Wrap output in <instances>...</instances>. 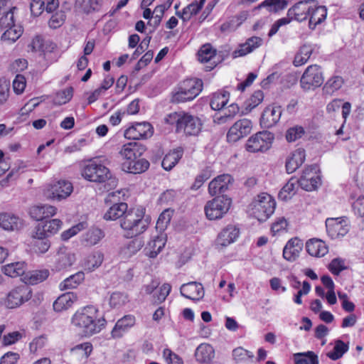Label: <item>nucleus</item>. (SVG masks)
Here are the masks:
<instances>
[{"instance_id": "f257e3e1", "label": "nucleus", "mask_w": 364, "mask_h": 364, "mask_svg": "<svg viewBox=\"0 0 364 364\" xmlns=\"http://www.w3.org/2000/svg\"><path fill=\"white\" fill-rule=\"evenodd\" d=\"M72 323L83 336L88 337L98 333L105 328L107 321L103 316H99L98 309L90 305L77 311L72 318Z\"/></svg>"}, {"instance_id": "f03ea898", "label": "nucleus", "mask_w": 364, "mask_h": 364, "mask_svg": "<svg viewBox=\"0 0 364 364\" xmlns=\"http://www.w3.org/2000/svg\"><path fill=\"white\" fill-rule=\"evenodd\" d=\"M164 121L168 124L176 125V132L183 133L186 136H198L203 127L198 117L183 111L168 114Z\"/></svg>"}, {"instance_id": "7ed1b4c3", "label": "nucleus", "mask_w": 364, "mask_h": 364, "mask_svg": "<svg viewBox=\"0 0 364 364\" xmlns=\"http://www.w3.org/2000/svg\"><path fill=\"white\" fill-rule=\"evenodd\" d=\"M143 209L130 210L120 220L121 228L126 231L127 237H136L143 233L149 225L147 219H144Z\"/></svg>"}, {"instance_id": "20e7f679", "label": "nucleus", "mask_w": 364, "mask_h": 364, "mask_svg": "<svg viewBox=\"0 0 364 364\" xmlns=\"http://www.w3.org/2000/svg\"><path fill=\"white\" fill-rule=\"evenodd\" d=\"M276 203L268 193L257 195L249 205V213L259 222L266 221L274 212Z\"/></svg>"}, {"instance_id": "39448f33", "label": "nucleus", "mask_w": 364, "mask_h": 364, "mask_svg": "<svg viewBox=\"0 0 364 364\" xmlns=\"http://www.w3.org/2000/svg\"><path fill=\"white\" fill-rule=\"evenodd\" d=\"M203 82L200 79H187L183 81L172 95L173 103H183L193 100L202 90Z\"/></svg>"}, {"instance_id": "423d86ee", "label": "nucleus", "mask_w": 364, "mask_h": 364, "mask_svg": "<svg viewBox=\"0 0 364 364\" xmlns=\"http://www.w3.org/2000/svg\"><path fill=\"white\" fill-rule=\"evenodd\" d=\"M231 203V199L225 196L208 200L204 207L206 218L210 220L222 218L228 212Z\"/></svg>"}, {"instance_id": "0eeeda50", "label": "nucleus", "mask_w": 364, "mask_h": 364, "mask_svg": "<svg viewBox=\"0 0 364 364\" xmlns=\"http://www.w3.org/2000/svg\"><path fill=\"white\" fill-rule=\"evenodd\" d=\"M323 82V73L321 67L317 65L308 66L300 79L301 87L304 91L314 90L319 87Z\"/></svg>"}, {"instance_id": "6e6552de", "label": "nucleus", "mask_w": 364, "mask_h": 364, "mask_svg": "<svg viewBox=\"0 0 364 364\" xmlns=\"http://www.w3.org/2000/svg\"><path fill=\"white\" fill-rule=\"evenodd\" d=\"M274 139L272 133L263 131L250 136L246 143V149L249 152H264L269 150Z\"/></svg>"}, {"instance_id": "1a4fd4ad", "label": "nucleus", "mask_w": 364, "mask_h": 364, "mask_svg": "<svg viewBox=\"0 0 364 364\" xmlns=\"http://www.w3.org/2000/svg\"><path fill=\"white\" fill-rule=\"evenodd\" d=\"M82 175L85 179L95 183H104L111 178L109 168L95 161H90L85 166Z\"/></svg>"}, {"instance_id": "9d476101", "label": "nucleus", "mask_w": 364, "mask_h": 364, "mask_svg": "<svg viewBox=\"0 0 364 364\" xmlns=\"http://www.w3.org/2000/svg\"><path fill=\"white\" fill-rule=\"evenodd\" d=\"M73 191L72 183L65 180H60L49 184L44 191L48 199L61 200L68 198Z\"/></svg>"}, {"instance_id": "9b49d317", "label": "nucleus", "mask_w": 364, "mask_h": 364, "mask_svg": "<svg viewBox=\"0 0 364 364\" xmlns=\"http://www.w3.org/2000/svg\"><path fill=\"white\" fill-rule=\"evenodd\" d=\"M120 191L109 193L105 198V202H113L114 204L109 207L107 212L104 214V219L106 220H115L119 218H122L127 214L128 210V205L126 203L121 202L117 203L116 200L119 199Z\"/></svg>"}, {"instance_id": "f8f14e48", "label": "nucleus", "mask_w": 364, "mask_h": 364, "mask_svg": "<svg viewBox=\"0 0 364 364\" xmlns=\"http://www.w3.org/2000/svg\"><path fill=\"white\" fill-rule=\"evenodd\" d=\"M32 296L31 288L26 285H21L13 289L7 295L6 306L9 309L16 308L28 301Z\"/></svg>"}, {"instance_id": "ddd939ff", "label": "nucleus", "mask_w": 364, "mask_h": 364, "mask_svg": "<svg viewBox=\"0 0 364 364\" xmlns=\"http://www.w3.org/2000/svg\"><path fill=\"white\" fill-rule=\"evenodd\" d=\"M153 134V127L149 122H136L124 131V136L129 139H146Z\"/></svg>"}, {"instance_id": "4468645a", "label": "nucleus", "mask_w": 364, "mask_h": 364, "mask_svg": "<svg viewBox=\"0 0 364 364\" xmlns=\"http://www.w3.org/2000/svg\"><path fill=\"white\" fill-rule=\"evenodd\" d=\"M326 232L331 239H336L346 235L349 228L347 221L343 218H330L326 220Z\"/></svg>"}, {"instance_id": "2eb2a0df", "label": "nucleus", "mask_w": 364, "mask_h": 364, "mask_svg": "<svg viewBox=\"0 0 364 364\" xmlns=\"http://www.w3.org/2000/svg\"><path fill=\"white\" fill-rule=\"evenodd\" d=\"M252 122L247 119L237 121L229 129L227 139L230 142H236L251 132Z\"/></svg>"}, {"instance_id": "dca6fc26", "label": "nucleus", "mask_w": 364, "mask_h": 364, "mask_svg": "<svg viewBox=\"0 0 364 364\" xmlns=\"http://www.w3.org/2000/svg\"><path fill=\"white\" fill-rule=\"evenodd\" d=\"M310 2L314 0L301 1L288 10L287 16L291 19L301 22L307 19L311 10Z\"/></svg>"}, {"instance_id": "f3484780", "label": "nucleus", "mask_w": 364, "mask_h": 364, "mask_svg": "<svg viewBox=\"0 0 364 364\" xmlns=\"http://www.w3.org/2000/svg\"><path fill=\"white\" fill-rule=\"evenodd\" d=\"M282 107L280 106H268L262 112L260 118L262 126L269 128L275 125L280 119L282 115Z\"/></svg>"}, {"instance_id": "a211bd4d", "label": "nucleus", "mask_w": 364, "mask_h": 364, "mask_svg": "<svg viewBox=\"0 0 364 364\" xmlns=\"http://www.w3.org/2000/svg\"><path fill=\"white\" fill-rule=\"evenodd\" d=\"M180 292L183 296L193 301H198L204 296V289L202 284L196 282L182 284Z\"/></svg>"}, {"instance_id": "6ab92c4d", "label": "nucleus", "mask_w": 364, "mask_h": 364, "mask_svg": "<svg viewBox=\"0 0 364 364\" xmlns=\"http://www.w3.org/2000/svg\"><path fill=\"white\" fill-rule=\"evenodd\" d=\"M304 243L298 237L290 239L283 249V257L289 262H294L303 250Z\"/></svg>"}, {"instance_id": "aec40b11", "label": "nucleus", "mask_w": 364, "mask_h": 364, "mask_svg": "<svg viewBox=\"0 0 364 364\" xmlns=\"http://www.w3.org/2000/svg\"><path fill=\"white\" fill-rule=\"evenodd\" d=\"M233 178L230 174H223L212 180L208 185V192L211 196L225 193Z\"/></svg>"}, {"instance_id": "412c9836", "label": "nucleus", "mask_w": 364, "mask_h": 364, "mask_svg": "<svg viewBox=\"0 0 364 364\" xmlns=\"http://www.w3.org/2000/svg\"><path fill=\"white\" fill-rule=\"evenodd\" d=\"M146 148L144 145L138 142H129L122 147L119 154L124 159L131 161L140 157L145 151Z\"/></svg>"}, {"instance_id": "4be33fe9", "label": "nucleus", "mask_w": 364, "mask_h": 364, "mask_svg": "<svg viewBox=\"0 0 364 364\" xmlns=\"http://www.w3.org/2000/svg\"><path fill=\"white\" fill-rule=\"evenodd\" d=\"M238 236L239 229L234 225H229L219 233L216 244L218 246L227 247L234 242Z\"/></svg>"}, {"instance_id": "5701e85b", "label": "nucleus", "mask_w": 364, "mask_h": 364, "mask_svg": "<svg viewBox=\"0 0 364 364\" xmlns=\"http://www.w3.org/2000/svg\"><path fill=\"white\" fill-rule=\"evenodd\" d=\"M262 41V39L257 36H252L248 38L245 43L240 44L239 48L232 52V57L235 58L250 53L255 49L259 47Z\"/></svg>"}, {"instance_id": "b1692460", "label": "nucleus", "mask_w": 364, "mask_h": 364, "mask_svg": "<svg viewBox=\"0 0 364 364\" xmlns=\"http://www.w3.org/2000/svg\"><path fill=\"white\" fill-rule=\"evenodd\" d=\"M57 211L55 206L50 205H35L30 208L31 217L37 220L42 221L48 218L53 216Z\"/></svg>"}, {"instance_id": "393cba45", "label": "nucleus", "mask_w": 364, "mask_h": 364, "mask_svg": "<svg viewBox=\"0 0 364 364\" xmlns=\"http://www.w3.org/2000/svg\"><path fill=\"white\" fill-rule=\"evenodd\" d=\"M63 223L59 219H52L46 221L44 223L38 224L35 230H37V234L45 235L49 237L58 232L61 228Z\"/></svg>"}, {"instance_id": "a878e982", "label": "nucleus", "mask_w": 364, "mask_h": 364, "mask_svg": "<svg viewBox=\"0 0 364 364\" xmlns=\"http://www.w3.org/2000/svg\"><path fill=\"white\" fill-rule=\"evenodd\" d=\"M23 223L18 217L10 213L0 214V227L5 230L14 231L22 228Z\"/></svg>"}, {"instance_id": "bb28decb", "label": "nucleus", "mask_w": 364, "mask_h": 364, "mask_svg": "<svg viewBox=\"0 0 364 364\" xmlns=\"http://www.w3.org/2000/svg\"><path fill=\"white\" fill-rule=\"evenodd\" d=\"M305 151L303 149H298L293 151L287 159L286 169L289 173L294 172L305 161Z\"/></svg>"}, {"instance_id": "cd10ccee", "label": "nucleus", "mask_w": 364, "mask_h": 364, "mask_svg": "<svg viewBox=\"0 0 364 364\" xmlns=\"http://www.w3.org/2000/svg\"><path fill=\"white\" fill-rule=\"evenodd\" d=\"M195 357L199 363H210L215 358V350L208 343H201L196 349Z\"/></svg>"}, {"instance_id": "c85d7f7f", "label": "nucleus", "mask_w": 364, "mask_h": 364, "mask_svg": "<svg viewBox=\"0 0 364 364\" xmlns=\"http://www.w3.org/2000/svg\"><path fill=\"white\" fill-rule=\"evenodd\" d=\"M105 237L104 232L98 228L92 227L81 236V243L86 247L97 245Z\"/></svg>"}, {"instance_id": "c756f323", "label": "nucleus", "mask_w": 364, "mask_h": 364, "mask_svg": "<svg viewBox=\"0 0 364 364\" xmlns=\"http://www.w3.org/2000/svg\"><path fill=\"white\" fill-rule=\"evenodd\" d=\"M183 152V149L179 146L166 154L161 162L163 168L166 171H171L182 158Z\"/></svg>"}, {"instance_id": "7c9ffc66", "label": "nucleus", "mask_w": 364, "mask_h": 364, "mask_svg": "<svg viewBox=\"0 0 364 364\" xmlns=\"http://www.w3.org/2000/svg\"><path fill=\"white\" fill-rule=\"evenodd\" d=\"M77 299V295L74 292L63 294L54 301L53 309L58 312L66 310L72 306Z\"/></svg>"}, {"instance_id": "2f4dec72", "label": "nucleus", "mask_w": 364, "mask_h": 364, "mask_svg": "<svg viewBox=\"0 0 364 364\" xmlns=\"http://www.w3.org/2000/svg\"><path fill=\"white\" fill-rule=\"evenodd\" d=\"M49 275L48 269H35L26 272L23 280L26 284L35 285L45 281Z\"/></svg>"}, {"instance_id": "473e14b6", "label": "nucleus", "mask_w": 364, "mask_h": 364, "mask_svg": "<svg viewBox=\"0 0 364 364\" xmlns=\"http://www.w3.org/2000/svg\"><path fill=\"white\" fill-rule=\"evenodd\" d=\"M307 252L314 257H323L328 252V247L324 242L318 239H311L306 242Z\"/></svg>"}, {"instance_id": "72a5a7b5", "label": "nucleus", "mask_w": 364, "mask_h": 364, "mask_svg": "<svg viewBox=\"0 0 364 364\" xmlns=\"http://www.w3.org/2000/svg\"><path fill=\"white\" fill-rule=\"evenodd\" d=\"M166 244V239L163 235H157L153 237L146 247L147 251L146 255L151 258L156 257L158 254L164 247Z\"/></svg>"}, {"instance_id": "f704fd0d", "label": "nucleus", "mask_w": 364, "mask_h": 364, "mask_svg": "<svg viewBox=\"0 0 364 364\" xmlns=\"http://www.w3.org/2000/svg\"><path fill=\"white\" fill-rule=\"evenodd\" d=\"M327 9L324 6H318L313 8L310 11L309 26L311 29H314L316 26L321 23L326 18Z\"/></svg>"}, {"instance_id": "c9c22d12", "label": "nucleus", "mask_w": 364, "mask_h": 364, "mask_svg": "<svg viewBox=\"0 0 364 364\" xmlns=\"http://www.w3.org/2000/svg\"><path fill=\"white\" fill-rule=\"evenodd\" d=\"M149 162L144 159H134L122 164V169L128 173L136 174L146 171L149 167Z\"/></svg>"}, {"instance_id": "e433bc0d", "label": "nucleus", "mask_w": 364, "mask_h": 364, "mask_svg": "<svg viewBox=\"0 0 364 364\" xmlns=\"http://www.w3.org/2000/svg\"><path fill=\"white\" fill-rule=\"evenodd\" d=\"M32 246L36 252L43 254L49 250L50 242L48 237L45 235H38L37 230L34 229L32 233Z\"/></svg>"}, {"instance_id": "4c0bfd02", "label": "nucleus", "mask_w": 364, "mask_h": 364, "mask_svg": "<svg viewBox=\"0 0 364 364\" xmlns=\"http://www.w3.org/2000/svg\"><path fill=\"white\" fill-rule=\"evenodd\" d=\"M26 264L24 262H12L2 267L3 272L11 277L23 276L26 274Z\"/></svg>"}, {"instance_id": "58836bf2", "label": "nucleus", "mask_w": 364, "mask_h": 364, "mask_svg": "<svg viewBox=\"0 0 364 364\" xmlns=\"http://www.w3.org/2000/svg\"><path fill=\"white\" fill-rule=\"evenodd\" d=\"M103 259L104 255L101 252H93L85 258L84 267L90 272L94 271L102 264Z\"/></svg>"}, {"instance_id": "ea45409f", "label": "nucleus", "mask_w": 364, "mask_h": 364, "mask_svg": "<svg viewBox=\"0 0 364 364\" xmlns=\"http://www.w3.org/2000/svg\"><path fill=\"white\" fill-rule=\"evenodd\" d=\"M75 261V256L74 254L63 251L62 250L58 253V259L56 261V268L58 270L65 269L73 264Z\"/></svg>"}, {"instance_id": "a19ab883", "label": "nucleus", "mask_w": 364, "mask_h": 364, "mask_svg": "<svg viewBox=\"0 0 364 364\" xmlns=\"http://www.w3.org/2000/svg\"><path fill=\"white\" fill-rule=\"evenodd\" d=\"M229 97L230 93L227 91L214 93L210 102L211 108L214 110H220L228 103Z\"/></svg>"}, {"instance_id": "79ce46f5", "label": "nucleus", "mask_w": 364, "mask_h": 364, "mask_svg": "<svg viewBox=\"0 0 364 364\" xmlns=\"http://www.w3.org/2000/svg\"><path fill=\"white\" fill-rule=\"evenodd\" d=\"M312 52L313 48L311 46L306 44L303 45L295 55L293 62L294 65L298 67L305 64L311 55Z\"/></svg>"}, {"instance_id": "37998d69", "label": "nucleus", "mask_w": 364, "mask_h": 364, "mask_svg": "<svg viewBox=\"0 0 364 364\" xmlns=\"http://www.w3.org/2000/svg\"><path fill=\"white\" fill-rule=\"evenodd\" d=\"M264 99V94L261 90L255 91L252 96L245 101V109L242 111V114H247L255 107L259 105Z\"/></svg>"}, {"instance_id": "c03bdc74", "label": "nucleus", "mask_w": 364, "mask_h": 364, "mask_svg": "<svg viewBox=\"0 0 364 364\" xmlns=\"http://www.w3.org/2000/svg\"><path fill=\"white\" fill-rule=\"evenodd\" d=\"M343 84V80L340 76H333L328 79L323 87V92L325 95H331L338 90Z\"/></svg>"}, {"instance_id": "a18cd8bd", "label": "nucleus", "mask_w": 364, "mask_h": 364, "mask_svg": "<svg viewBox=\"0 0 364 364\" xmlns=\"http://www.w3.org/2000/svg\"><path fill=\"white\" fill-rule=\"evenodd\" d=\"M23 29L21 26L14 25L10 28L5 29L1 36V40L9 43H14L22 35Z\"/></svg>"}, {"instance_id": "49530a36", "label": "nucleus", "mask_w": 364, "mask_h": 364, "mask_svg": "<svg viewBox=\"0 0 364 364\" xmlns=\"http://www.w3.org/2000/svg\"><path fill=\"white\" fill-rule=\"evenodd\" d=\"M295 364H318L317 355L313 351L294 354Z\"/></svg>"}, {"instance_id": "de8ad7c7", "label": "nucleus", "mask_w": 364, "mask_h": 364, "mask_svg": "<svg viewBox=\"0 0 364 364\" xmlns=\"http://www.w3.org/2000/svg\"><path fill=\"white\" fill-rule=\"evenodd\" d=\"M84 279V274L77 272L66 278L60 284L61 290H67L75 288Z\"/></svg>"}, {"instance_id": "09e8293b", "label": "nucleus", "mask_w": 364, "mask_h": 364, "mask_svg": "<svg viewBox=\"0 0 364 364\" xmlns=\"http://www.w3.org/2000/svg\"><path fill=\"white\" fill-rule=\"evenodd\" d=\"M135 323V317L132 315H126L121 319L118 320L112 331L113 337L119 336L117 334L118 330H124L127 328L134 326Z\"/></svg>"}, {"instance_id": "8fccbe9b", "label": "nucleus", "mask_w": 364, "mask_h": 364, "mask_svg": "<svg viewBox=\"0 0 364 364\" xmlns=\"http://www.w3.org/2000/svg\"><path fill=\"white\" fill-rule=\"evenodd\" d=\"M296 180L291 178L282 188L278 194L279 199L286 201L290 199L294 195L295 185Z\"/></svg>"}, {"instance_id": "3c124183", "label": "nucleus", "mask_w": 364, "mask_h": 364, "mask_svg": "<svg viewBox=\"0 0 364 364\" xmlns=\"http://www.w3.org/2000/svg\"><path fill=\"white\" fill-rule=\"evenodd\" d=\"M216 54V50L210 44H205L201 46L198 53V60L201 63H207L211 60Z\"/></svg>"}, {"instance_id": "603ef678", "label": "nucleus", "mask_w": 364, "mask_h": 364, "mask_svg": "<svg viewBox=\"0 0 364 364\" xmlns=\"http://www.w3.org/2000/svg\"><path fill=\"white\" fill-rule=\"evenodd\" d=\"M348 346L341 340H337L333 348V350L328 352L327 356L333 360H336L341 358L343 355L347 352Z\"/></svg>"}, {"instance_id": "864d4df0", "label": "nucleus", "mask_w": 364, "mask_h": 364, "mask_svg": "<svg viewBox=\"0 0 364 364\" xmlns=\"http://www.w3.org/2000/svg\"><path fill=\"white\" fill-rule=\"evenodd\" d=\"M287 5L285 0H265L259 6V8L266 7L270 12H277L284 9Z\"/></svg>"}, {"instance_id": "5fc2aeb1", "label": "nucleus", "mask_w": 364, "mask_h": 364, "mask_svg": "<svg viewBox=\"0 0 364 364\" xmlns=\"http://www.w3.org/2000/svg\"><path fill=\"white\" fill-rule=\"evenodd\" d=\"M75 6L85 14H90L98 10V1L97 0H76Z\"/></svg>"}, {"instance_id": "6e6d98bb", "label": "nucleus", "mask_w": 364, "mask_h": 364, "mask_svg": "<svg viewBox=\"0 0 364 364\" xmlns=\"http://www.w3.org/2000/svg\"><path fill=\"white\" fill-rule=\"evenodd\" d=\"M240 107L236 103H232L228 107V109L223 115L218 117L215 121H217L218 124H224L229 120L234 118V117L239 112Z\"/></svg>"}, {"instance_id": "4d7b16f0", "label": "nucleus", "mask_w": 364, "mask_h": 364, "mask_svg": "<svg viewBox=\"0 0 364 364\" xmlns=\"http://www.w3.org/2000/svg\"><path fill=\"white\" fill-rule=\"evenodd\" d=\"M17 10L16 7L14 6L9 11L4 13V15L0 18V26L2 29H6L14 25V11Z\"/></svg>"}, {"instance_id": "13d9d810", "label": "nucleus", "mask_w": 364, "mask_h": 364, "mask_svg": "<svg viewBox=\"0 0 364 364\" xmlns=\"http://www.w3.org/2000/svg\"><path fill=\"white\" fill-rule=\"evenodd\" d=\"M165 11L166 7L164 6L158 5L157 6H156L154 11V15H153L152 17L153 20H150L148 22V25L153 27V30L151 31V32H154L156 30V28L160 25Z\"/></svg>"}, {"instance_id": "bf43d9fd", "label": "nucleus", "mask_w": 364, "mask_h": 364, "mask_svg": "<svg viewBox=\"0 0 364 364\" xmlns=\"http://www.w3.org/2000/svg\"><path fill=\"white\" fill-rule=\"evenodd\" d=\"M232 357L237 363H239L253 358L254 354L242 347H238L232 350Z\"/></svg>"}, {"instance_id": "052dcab7", "label": "nucleus", "mask_w": 364, "mask_h": 364, "mask_svg": "<svg viewBox=\"0 0 364 364\" xmlns=\"http://www.w3.org/2000/svg\"><path fill=\"white\" fill-rule=\"evenodd\" d=\"M127 301V295L119 291L112 293L109 299V304L114 308L120 307L124 305Z\"/></svg>"}, {"instance_id": "680f3d73", "label": "nucleus", "mask_w": 364, "mask_h": 364, "mask_svg": "<svg viewBox=\"0 0 364 364\" xmlns=\"http://www.w3.org/2000/svg\"><path fill=\"white\" fill-rule=\"evenodd\" d=\"M73 94V87L66 88L57 93L54 98V103L58 105H64L71 100Z\"/></svg>"}, {"instance_id": "e2e57ef3", "label": "nucleus", "mask_w": 364, "mask_h": 364, "mask_svg": "<svg viewBox=\"0 0 364 364\" xmlns=\"http://www.w3.org/2000/svg\"><path fill=\"white\" fill-rule=\"evenodd\" d=\"M304 129L301 126H294L287 129L286 139L289 142L295 141L304 134Z\"/></svg>"}, {"instance_id": "0e129e2a", "label": "nucleus", "mask_w": 364, "mask_h": 364, "mask_svg": "<svg viewBox=\"0 0 364 364\" xmlns=\"http://www.w3.org/2000/svg\"><path fill=\"white\" fill-rule=\"evenodd\" d=\"M171 220V213L169 210H166L162 212L156 222V228L160 231L164 230L169 224Z\"/></svg>"}, {"instance_id": "69168bd1", "label": "nucleus", "mask_w": 364, "mask_h": 364, "mask_svg": "<svg viewBox=\"0 0 364 364\" xmlns=\"http://www.w3.org/2000/svg\"><path fill=\"white\" fill-rule=\"evenodd\" d=\"M210 176L211 173L209 170H203L200 173L196 176L195 181L191 186V188L195 191L198 190L203 186L205 181L210 178Z\"/></svg>"}, {"instance_id": "338daca9", "label": "nucleus", "mask_w": 364, "mask_h": 364, "mask_svg": "<svg viewBox=\"0 0 364 364\" xmlns=\"http://www.w3.org/2000/svg\"><path fill=\"white\" fill-rule=\"evenodd\" d=\"M66 16L64 11H60L52 15L49 20V26L52 28H59L65 20Z\"/></svg>"}, {"instance_id": "774afa93", "label": "nucleus", "mask_w": 364, "mask_h": 364, "mask_svg": "<svg viewBox=\"0 0 364 364\" xmlns=\"http://www.w3.org/2000/svg\"><path fill=\"white\" fill-rule=\"evenodd\" d=\"M171 290V284L168 283L164 284L160 287L159 294L154 296V303L161 304L164 302L166 300L167 296L169 294Z\"/></svg>"}]
</instances>
